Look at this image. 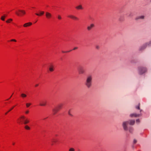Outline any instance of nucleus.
Listing matches in <instances>:
<instances>
[{
	"label": "nucleus",
	"mask_w": 151,
	"mask_h": 151,
	"mask_svg": "<svg viewBox=\"0 0 151 151\" xmlns=\"http://www.w3.org/2000/svg\"><path fill=\"white\" fill-rule=\"evenodd\" d=\"M119 20L120 21H122V19L120 18L119 19Z\"/></svg>",
	"instance_id": "obj_40"
},
{
	"label": "nucleus",
	"mask_w": 151,
	"mask_h": 151,
	"mask_svg": "<svg viewBox=\"0 0 151 151\" xmlns=\"http://www.w3.org/2000/svg\"><path fill=\"white\" fill-rule=\"evenodd\" d=\"M14 106H13L9 111H11L12 109H13V108H14Z\"/></svg>",
	"instance_id": "obj_34"
},
{
	"label": "nucleus",
	"mask_w": 151,
	"mask_h": 151,
	"mask_svg": "<svg viewBox=\"0 0 151 151\" xmlns=\"http://www.w3.org/2000/svg\"><path fill=\"white\" fill-rule=\"evenodd\" d=\"M128 129L129 132L130 133H132L133 131V128L132 127H129Z\"/></svg>",
	"instance_id": "obj_25"
},
{
	"label": "nucleus",
	"mask_w": 151,
	"mask_h": 151,
	"mask_svg": "<svg viewBox=\"0 0 151 151\" xmlns=\"http://www.w3.org/2000/svg\"><path fill=\"white\" fill-rule=\"evenodd\" d=\"M6 16L7 15L6 14H4L3 16H1V19L3 21H4L5 20V18Z\"/></svg>",
	"instance_id": "obj_19"
},
{
	"label": "nucleus",
	"mask_w": 151,
	"mask_h": 151,
	"mask_svg": "<svg viewBox=\"0 0 151 151\" xmlns=\"http://www.w3.org/2000/svg\"><path fill=\"white\" fill-rule=\"evenodd\" d=\"M47 101L45 100H42L40 101V105L41 106H45L46 105Z\"/></svg>",
	"instance_id": "obj_8"
},
{
	"label": "nucleus",
	"mask_w": 151,
	"mask_h": 151,
	"mask_svg": "<svg viewBox=\"0 0 151 151\" xmlns=\"http://www.w3.org/2000/svg\"><path fill=\"white\" fill-rule=\"evenodd\" d=\"M141 115H142V114H136V113H133V114H131L130 115V116L131 117H139V116H141Z\"/></svg>",
	"instance_id": "obj_10"
},
{
	"label": "nucleus",
	"mask_w": 151,
	"mask_h": 151,
	"mask_svg": "<svg viewBox=\"0 0 151 151\" xmlns=\"http://www.w3.org/2000/svg\"><path fill=\"white\" fill-rule=\"evenodd\" d=\"M58 18L59 20H60L62 19L60 15H58Z\"/></svg>",
	"instance_id": "obj_30"
},
{
	"label": "nucleus",
	"mask_w": 151,
	"mask_h": 151,
	"mask_svg": "<svg viewBox=\"0 0 151 151\" xmlns=\"http://www.w3.org/2000/svg\"><path fill=\"white\" fill-rule=\"evenodd\" d=\"M147 71V69L145 68L140 67L138 68L139 73L140 75L146 72Z\"/></svg>",
	"instance_id": "obj_5"
},
{
	"label": "nucleus",
	"mask_w": 151,
	"mask_h": 151,
	"mask_svg": "<svg viewBox=\"0 0 151 151\" xmlns=\"http://www.w3.org/2000/svg\"><path fill=\"white\" fill-rule=\"evenodd\" d=\"M136 122L137 123H139L140 122L139 119H137L136 121Z\"/></svg>",
	"instance_id": "obj_33"
},
{
	"label": "nucleus",
	"mask_w": 151,
	"mask_h": 151,
	"mask_svg": "<svg viewBox=\"0 0 151 151\" xmlns=\"http://www.w3.org/2000/svg\"><path fill=\"white\" fill-rule=\"evenodd\" d=\"M45 15L46 18L48 19H50L52 17V14L48 12H46Z\"/></svg>",
	"instance_id": "obj_7"
},
{
	"label": "nucleus",
	"mask_w": 151,
	"mask_h": 151,
	"mask_svg": "<svg viewBox=\"0 0 151 151\" xmlns=\"http://www.w3.org/2000/svg\"><path fill=\"white\" fill-rule=\"evenodd\" d=\"M32 24V23L31 22H28L27 23H26L24 24V27H27L28 26L31 25Z\"/></svg>",
	"instance_id": "obj_15"
},
{
	"label": "nucleus",
	"mask_w": 151,
	"mask_h": 151,
	"mask_svg": "<svg viewBox=\"0 0 151 151\" xmlns=\"http://www.w3.org/2000/svg\"><path fill=\"white\" fill-rule=\"evenodd\" d=\"M12 21V19L10 18L8 19L6 21V22L7 23H9L11 22V21Z\"/></svg>",
	"instance_id": "obj_24"
},
{
	"label": "nucleus",
	"mask_w": 151,
	"mask_h": 151,
	"mask_svg": "<svg viewBox=\"0 0 151 151\" xmlns=\"http://www.w3.org/2000/svg\"><path fill=\"white\" fill-rule=\"evenodd\" d=\"M29 122V121L27 119H25L23 122V123L25 124H26L28 123Z\"/></svg>",
	"instance_id": "obj_20"
},
{
	"label": "nucleus",
	"mask_w": 151,
	"mask_h": 151,
	"mask_svg": "<svg viewBox=\"0 0 151 151\" xmlns=\"http://www.w3.org/2000/svg\"><path fill=\"white\" fill-rule=\"evenodd\" d=\"M29 111L28 110H27V111H25V113H26V114H28V113H29Z\"/></svg>",
	"instance_id": "obj_38"
},
{
	"label": "nucleus",
	"mask_w": 151,
	"mask_h": 151,
	"mask_svg": "<svg viewBox=\"0 0 151 151\" xmlns=\"http://www.w3.org/2000/svg\"><path fill=\"white\" fill-rule=\"evenodd\" d=\"M14 144H15V143H14H14H13V145H14Z\"/></svg>",
	"instance_id": "obj_42"
},
{
	"label": "nucleus",
	"mask_w": 151,
	"mask_h": 151,
	"mask_svg": "<svg viewBox=\"0 0 151 151\" xmlns=\"http://www.w3.org/2000/svg\"><path fill=\"white\" fill-rule=\"evenodd\" d=\"M38 85H39L38 84H37L35 85V86L36 87H37V86H38Z\"/></svg>",
	"instance_id": "obj_39"
},
{
	"label": "nucleus",
	"mask_w": 151,
	"mask_h": 151,
	"mask_svg": "<svg viewBox=\"0 0 151 151\" xmlns=\"http://www.w3.org/2000/svg\"><path fill=\"white\" fill-rule=\"evenodd\" d=\"M137 140L135 139H134L133 141L134 144H135L136 143H137Z\"/></svg>",
	"instance_id": "obj_32"
},
{
	"label": "nucleus",
	"mask_w": 151,
	"mask_h": 151,
	"mask_svg": "<svg viewBox=\"0 0 151 151\" xmlns=\"http://www.w3.org/2000/svg\"><path fill=\"white\" fill-rule=\"evenodd\" d=\"M20 118L22 119L23 120H24L25 119V117L24 116H22L20 117Z\"/></svg>",
	"instance_id": "obj_31"
},
{
	"label": "nucleus",
	"mask_w": 151,
	"mask_h": 151,
	"mask_svg": "<svg viewBox=\"0 0 151 151\" xmlns=\"http://www.w3.org/2000/svg\"><path fill=\"white\" fill-rule=\"evenodd\" d=\"M128 121L129 122V124L131 125H134L135 122V120H130Z\"/></svg>",
	"instance_id": "obj_14"
},
{
	"label": "nucleus",
	"mask_w": 151,
	"mask_h": 151,
	"mask_svg": "<svg viewBox=\"0 0 151 151\" xmlns=\"http://www.w3.org/2000/svg\"><path fill=\"white\" fill-rule=\"evenodd\" d=\"M9 111L7 112H6L5 113V114L6 115L9 112Z\"/></svg>",
	"instance_id": "obj_41"
},
{
	"label": "nucleus",
	"mask_w": 151,
	"mask_h": 151,
	"mask_svg": "<svg viewBox=\"0 0 151 151\" xmlns=\"http://www.w3.org/2000/svg\"><path fill=\"white\" fill-rule=\"evenodd\" d=\"M62 104H60L58 105L56 108L54 109H53L52 110V111L53 114H55L57 112L62 108Z\"/></svg>",
	"instance_id": "obj_2"
},
{
	"label": "nucleus",
	"mask_w": 151,
	"mask_h": 151,
	"mask_svg": "<svg viewBox=\"0 0 151 151\" xmlns=\"http://www.w3.org/2000/svg\"><path fill=\"white\" fill-rule=\"evenodd\" d=\"M71 50H70V51H68V52H70V51H71Z\"/></svg>",
	"instance_id": "obj_45"
},
{
	"label": "nucleus",
	"mask_w": 151,
	"mask_h": 151,
	"mask_svg": "<svg viewBox=\"0 0 151 151\" xmlns=\"http://www.w3.org/2000/svg\"><path fill=\"white\" fill-rule=\"evenodd\" d=\"M85 72L84 70L82 67H81L78 69V72L79 74H83Z\"/></svg>",
	"instance_id": "obj_11"
},
{
	"label": "nucleus",
	"mask_w": 151,
	"mask_h": 151,
	"mask_svg": "<svg viewBox=\"0 0 151 151\" xmlns=\"http://www.w3.org/2000/svg\"><path fill=\"white\" fill-rule=\"evenodd\" d=\"M151 45V40L150 41L146 43L139 48L140 50H142L145 49L147 46Z\"/></svg>",
	"instance_id": "obj_4"
},
{
	"label": "nucleus",
	"mask_w": 151,
	"mask_h": 151,
	"mask_svg": "<svg viewBox=\"0 0 151 151\" xmlns=\"http://www.w3.org/2000/svg\"><path fill=\"white\" fill-rule=\"evenodd\" d=\"M100 48V47L99 46L97 45L96 46V48L97 49H99Z\"/></svg>",
	"instance_id": "obj_36"
},
{
	"label": "nucleus",
	"mask_w": 151,
	"mask_h": 151,
	"mask_svg": "<svg viewBox=\"0 0 151 151\" xmlns=\"http://www.w3.org/2000/svg\"><path fill=\"white\" fill-rule=\"evenodd\" d=\"M53 142H55V141L54 140H53Z\"/></svg>",
	"instance_id": "obj_43"
},
{
	"label": "nucleus",
	"mask_w": 151,
	"mask_h": 151,
	"mask_svg": "<svg viewBox=\"0 0 151 151\" xmlns=\"http://www.w3.org/2000/svg\"><path fill=\"white\" fill-rule=\"evenodd\" d=\"M21 96L23 98H25V97H26L27 96V95L26 94L24 93H22L21 95Z\"/></svg>",
	"instance_id": "obj_22"
},
{
	"label": "nucleus",
	"mask_w": 151,
	"mask_h": 151,
	"mask_svg": "<svg viewBox=\"0 0 151 151\" xmlns=\"http://www.w3.org/2000/svg\"><path fill=\"white\" fill-rule=\"evenodd\" d=\"M10 41H14V42H16V40L15 39H12L10 40Z\"/></svg>",
	"instance_id": "obj_35"
},
{
	"label": "nucleus",
	"mask_w": 151,
	"mask_h": 151,
	"mask_svg": "<svg viewBox=\"0 0 151 151\" xmlns=\"http://www.w3.org/2000/svg\"><path fill=\"white\" fill-rule=\"evenodd\" d=\"M92 75H89L86 77L85 82V85L88 88H90L92 86Z\"/></svg>",
	"instance_id": "obj_1"
},
{
	"label": "nucleus",
	"mask_w": 151,
	"mask_h": 151,
	"mask_svg": "<svg viewBox=\"0 0 151 151\" xmlns=\"http://www.w3.org/2000/svg\"><path fill=\"white\" fill-rule=\"evenodd\" d=\"M129 123V122L128 121H125L123 122L122 126L123 129L125 131H127L128 130V125Z\"/></svg>",
	"instance_id": "obj_3"
},
{
	"label": "nucleus",
	"mask_w": 151,
	"mask_h": 151,
	"mask_svg": "<svg viewBox=\"0 0 151 151\" xmlns=\"http://www.w3.org/2000/svg\"><path fill=\"white\" fill-rule=\"evenodd\" d=\"M25 128L26 129H27V130H29L30 129V127L29 126H27V125L25 126Z\"/></svg>",
	"instance_id": "obj_29"
},
{
	"label": "nucleus",
	"mask_w": 151,
	"mask_h": 151,
	"mask_svg": "<svg viewBox=\"0 0 151 151\" xmlns=\"http://www.w3.org/2000/svg\"><path fill=\"white\" fill-rule=\"evenodd\" d=\"M44 13V11H40V14L36 13L35 14L37 16H40L42 15Z\"/></svg>",
	"instance_id": "obj_18"
},
{
	"label": "nucleus",
	"mask_w": 151,
	"mask_h": 151,
	"mask_svg": "<svg viewBox=\"0 0 151 151\" xmlns=\"http://www.w3.org/2000/svg\"><path fill=\"white\" fill-rule=\"evenodd\" d=\"M49 70L51 72H52L54 70V66L52 65H50L49 68Z\"/></svg>",
	"instance_id": "obj_17"
},
{
	"label": "nucleus",
	"mask_w": 151,
	"mask_h": 151,
	"mask_svg": "<svg viewBox=\"0 0 151 151\" xmlns=\"http://www.w3.org/2000/svg\"><path fill=\"white\" fill-rule=\"evenodd\" d=\"M128 16L130 17H132L133 16V14L131 12H130L128 14Z\"/></svg>",
	"instance_id": "obj_23"
},
{
	"label": "nucleus",
	"mask_w": 151,
	"mask_h": 151,
	"mask_svg": "<svg viewBox=\"0 0 151 151\" xmlns=\"http://www.w3.org/2000/svg\"><path fill=\"white\" fill-rule=\"evenodd\" d=\"M69 151H75V150L74 148L71 147L69 149Z\"/></svg>",
	"instance_id": "obj_28"
},
{
	"label": "nucleus",
	"mask_w": 151,
	"mask_h": 151,
	"mask_svg": "<svg viewBox=\"0 0 151 151\" xmlns=\"http://www.w3.org/2000/svg\"><path fill=\"white\" fill-rule=\"evenodd\" d=\"M68 17L74 19H78V18L77 17L72 15H69Z\"/></svg>",
	"instance_id": "obj_13"
},
{
	"label": "nucleus",
	"mask_w": 151,
	"mask_h": 151,
	"mask_svg": "<svg viewBox=\"0 0 151 151\" xmlns=\"http://www.w3.org/2000/svg\"><path fill=\"white\" fill-rule=\"evenodd\" d=\"M76 8L78 10L79 9H82L83 8L81 5H80L78 6H77L76 7Z\"/></svg>",
	"instance_id": "obj_16"
},
{
	"label": "nucleus",
	"mask_w": 151,
	"mask_h": 151,
	"mask_svg": "<svg viewBox=\"0 0 151 151\" xmlns=\"http://www.w3.org/2000/svg\"><path fill=\"white\" fill-rule=\"evenodd\" d=\"M12 96V95L10 97V98L9 99H10L11 97Z\"/></svg>",
	"instance_id": "obj_44"
},
{
	"label": "nucleus",
	"mask_w": 151,
	"mask_h": 151,
	"mask_svg": "<svg viewBox=\"0 0 151 151\" xmlns=\"http://www.w3.org/2000/svg\"><path fill=\"white\" fill-rule=\"evenodd\" d=\"M94 26V25L93 24H91L90 26H88L87 27V29L88 30L90 31L91 29Z\"/></svg>",
	"instance_id": "obj_12"
},
{
	"label": "nucleus",
	"mask_w": 151,
	"mask_h": 151,
	"mask_svg": "<svg viewBox=\"0 0 151 151\" xmlns=\"http://www.w3.org/2000/svg\"><path fill=\"white\" fill-rule=\"evenodd\" d=\"M145 16L144 15H140L136 17H135V20L137 21L139 19L143 20L145 19Z\"/></svg>",
	"instance_id": "obj_9"
},
{
	"label": "nucleus",
	"mask_w": 151,
	"mask_h": 151,
	"mask_svg": "<svg viewBox=\"0 0 151 151\" xmlns=\"http://www.w3.org/2000/svg\"><path fill=\"white\" fill-rule=\"evenodd\" d=\"M63 52V51L62 52Z\"/></svg>",
	"instance_id": "obj_46"
},
{
	"label": "nucleus",
	"mask_w": 151,
	"mask_h": 151,
	"mask_svg": "<svg viewBox=\"0 0 151 151\" xmlns=\"http://www.w3.org/2000/svg\"><path fill=\"white\" fill-rule=\"evenodd\" d=\"M31 104L30 103H27L26 104V107L27 108L29 107Z\"/></svg>",
	"instance_id": "obj_26"
},
{
	"label": "nucleus",
	"mask_w": 151,
	"mask_h": 151,
	"mask_svg": "<svg viewBox=\"0 0 151 151\" xmlns=\"http://www.w3.org/2000/svg\"><path fill=\"white\" fill-rule=\"evenodd\" d=\"M70 109H69L68 111V114L70 115V116H73V115H72V114H71L70 113Z\"/></svg>",
	"instance_id": "obj_27"
},
{
	"label": "nucleus",
	"mask_w": 151,
	"mask_h": 151,
	"mask_svg": "<svg viewBox=\"0 0 151 151\" xmlns=\"http://www.w3.org/2000/svg\"><path fill=\"white\" fill-rule=\"evenodd\" d=\"M16 14L18 16H22L25 14L26 12L24 10H19L18 12H16Z\"/></svg>",
	"instance_id": "obj_6"
},
{
	"label": "nucleus",
	"mask_w": 151,
	"mask_h": 151,
	"mask_svg": "<svg viewBox=\"0 0 151 151\" xmlns=\"http://www.w3.org/2000/svg\"><path fill=\"white\" fill-rule=\"evenodd\" d=\"M140 104H138V106H136V109H138L140 110L139 112H141L142 111V110L141 109H140Z\"/></svg>",
	"instance_id": "obj_21"
},
{
	"label": "nucleus",
	"mask_w": 151,
	"mask_h": 151,
	"mask_svg": "<svg viewBox=\"0 0 151 151\" xmlns=\"http://www.w3.org/2000/svg\"><path fill=\"white\" fill-rule=\"evenodd\" d=\"M78 48V47H75L73 49V50H75L76 49H77Z\"/></svg>",
	"instance_id": "obj_37"
}]
</instances>
